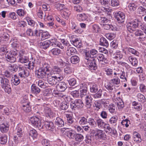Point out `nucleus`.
Masks as SVG:
<instances>
[{
	"mask_svg": "<svg viewBox=\"0 0 146 146\" xmlns=\"http://www.w3.org/2000/svg\"><path fill=\"white\" fill-rule=\"evenodd\" d=\"M142 24L141 20L139 19L131 20L127 25V30L130 33H133L135 31V29L139 28Z\"/></svg>",
	"mask_w": 146,
	"mask_h": 146,
	"instance_id": "1",
	"label": "nucleus"
},
{
	"mask_svg": "<svg viewBox=\"0 0 146 146\" xmlns=\"http://www.w3.org/2000/svg\"><path fill=\"white\" fill-rule=\"evenodd\" d=\"M66 135L70 139H74L79 142L82 141L84 139V136L82 135L77 133L75 131L72 130L67 131Z\"/></svg>",
	"mask_w": 146,
	"mask_h": 146,
	"instance_id": "2",
	"label": "nucleus"
},
{
	"mask_svg": "<svg viewBox=\"0 0 146 146\" xmlns=\"http://www.w3.org/2000/svg\"><path fill=\"white\" fill-rule=\"evenodd\" d=\"M1 86L4 90L5 92L8 94H10L11 91L10 83L9 80L4 77H1Z\"/></svg>",
	"mask_w": 146,
	"mask_h": 146,
	"instance_id": "3",
	"label": "nucleus"
},
{
	"mask_svg": "<svg viewBox=\"0 0 146 146\" xmlns=\"http://www.w3.org/2000/svg\"><path fill=\"white\" fill-rule=\"evenodd\" d=\"M30 120L32 124L34 127L40 129L43 128V125L41 122L38 116H34L30 118Z\"/></svg>",
	"mask_w": 146,
	"mask_h": 146,
	"instance_id": "4",
	"label": "nucleus"
},
{
	"mask_svg": "<svg viewBox=\"0 0 146 146\" xmlns=\"http://www.w3.org/2000/svg\"><path fill=\"white\" fill-rule=\"evenodd\" d=\"M84 106L82 101L80 99L72 101L70 104V107L72 111L75 110L77 109L81 108Z\"/></svg>",
	"mask_w": 146,
	"mask_h": 146,
	"instance_id": "5",
	"label": "nucleus"
},
{
	"mask_svg": "<svg viewBox=\"0 0 146 146\" xmlns=\"http://www.w3.org/2000/svg\"><path fill=\"white\" fill-rule=\"evenodd\" d=\"M19 75L21 78H25L29 75V70L25 67H19Z\"/></svg>",
	"mask_w": 146,
	"mask_h": 146,
	"instance_id": "6",
	"label": "nucleus"
},
{
	"mask_svg": "<svg viewBox=\"0 0 146 146\" xmlns=\"http://www.w3.org/2000/svg\"><path fill=\"white\" fill-rule=\"evenodd\" d=\"M84 63L86 64V66L91 70H95L97 68V66L94 59L89 60L87 63Z\"/></svg>",
	"mask_w": 146,
	"mask_h": 146,
	"instance_id": "7",
	"label": "nucleus"
},
{
	"mask_svg": "<svg viewBox=\"0 0 146 146\" xmlns=\"http://www.w3.org/2000/svg\"><path fill=\"white\" fill-rule=\"evenodd\" d=\"M115 17L119 23H123L124 21L125 16L124 13L121 11H119L115 13Z\"/></svg>",
	"mask_w": 146,
	"mask_h": 146,
	"instance_id": "8",
	"label": "nucleus"
},
{
	"mask_svg": "<svg viewBox=\"0 0 146 146\" xmlns=\"http://www.w3.org/2000/svg\"><path fill=\"white\" fill-rule=\"evenodd\" d=\"M95 137L96 139H102L105 140L106 139V135L103 131L98 129L96 132Z\"/></svg>",
	"mask_w": 146,
	"mask_h": 146,
	"instance_id": "9",
	"label": "nucleus"
},
{
	"mask_svg": "<svg viewBox=\"0 0 146 146\" xmlns=\"http://www.w3.org/2000/svg\"><path fill=\"white\" fill-rule=\"evenodd\" d=\"M44 111L46 117L49 118H53L55 116V114L53 113L51 109L48 107H45Z\"/></svg>",
	"mask_w": 146,
	"mask_h": 146,
	"instance_id": "10",
	"label": "nucleus"
},
{
	"mask_svg": "<svg viewBox=\"0 0 146 146\" xmlns=\"http://www.w3.org/2000/svg\"><path fill=\"white\" fill-rule=\"evenodd\" d=\"M47 79L48 82L51 86L55 85L58 82L50 72L47 74Z\"/></svg>",
	"mask_w": 146,
	"mask_h": 146,
	"instance_id": "11",
	"label": "nucleus"
},
{
	"mask_svg": "<svg viewBox=\"0 0 146 146\" xmlns=\"http://www.w3.org/2000/svg\"><path fill=\"white\" fill-rule=\"evenodd\" d=\"M56 88L58 91L61 92H64L67 88L66 84L64 82H60L56 85Z\"/></svg>",
	"mask_w": 146,
	"mask_h": 146,
	"instance_id": "12",
	"label": "nucleus"
},
{
	"mask_svg": "<svg viewBox=\"0 0 146 146\" xmlns=\"http://www.w3.org/2000/svg\"><path fill=\"white\" fill-rule=\"evenodd\" d=\"M93 99L90 95L86 96L85 98L86 106L87 108L91 107Z\"/></svg>",
	"mask_w": 146,
	"mask_h": 146,
	"instance_id": "13",
	"label": "nucleus"
},
{
	"mask_svg": "<svg viewBox=\"0 0 146 146\" xmlns=\"http://www.w3.org/2000/svg\"><path fill=\"white\" fill-rule=\"evenodd\" d=\"M97 57L99 61L101 62L102 64H105L108 63V60L105 57L103 54H99L97 55Z\"/></svg>",
	"mask_w": 146,
	"mask_h": 146,
	"instance_id": "14",
	"label": "nucleus"
},
{
	"mask_svg": "<svg viewBox=\"0 0 146 146\" xmlns=\"http://www.w3.org/2000/svg\"><path fill=\"white\" fill-rule=\"evenodd\" d=\"M16 134L18 137H21L24 132L23 126L21 124H19L16 129Z\"/></svg>",
	"mask_w": 146,
	"mask_h": 146,
	"instance_id": "15",
	"label": "nucleus"
},
{
	"mask_svg": "<svg viewBox=\"0 0 146 146\" xmlns=\"http://www.w3.org/2000/svg\"><path fill=\"white\" fill-rule=\"evenodd\" d=\"M28 133L29 136L32 137L33 139L36 138L37 137L38 133L37 131L33 128H30L29 129H28Z\"/></svg>",
	"mask_w": 146,
	"mask_h": 146,
	"instance_id": "16",
	"label": "nucleus"
},
{
	"mask_svg": "<svg viewBox=\"0 0 146 146\" xmlns=\"http://www.w3.org/2000/svg\"><path fill=\"white\" fill-rule=\"evenodd\" d=\"M48 73L41 68L39 69L36 73L37 77L38 78H42L44 77Z\"/></svg>",
	"mask_w": 146,
	"mask_h": 146,
	"instance_id": "17",
	"label": "nucleus"
},
{
	"mask_svg": "<svg viewBox=\"0 0 146 146\" xmlns=\"http://www.w3.org/2000/svg\"><path fill=\"white\" fill-rule=\"evenodd\" d=\"M44 126L47 129L50 131H52L55 127L53 123L51 121L45 122Z\"/></svg>",
	"mask_w": 146,
	"mask_h": 146,
	"instance_id": "18",
	"label": "nucleus"
},
{
	"mask_svg": "<svg viewBox=\"0 0 146 146\" xmlns=\"http://www.w3.org/2000/svg\"><path fill=\"white\" fill-rule=\"evenodd\" d=\"M41 90L38 87L36 86L35 84H33L31 88V92L35 95H37L40 92Z\"/></svg>",
	"mask_w": 146,
	"mask_h": 146,
	"instance_id": "19",
	"label": "nucleus"
},
{
	"mask_svg": "<svg viewBox=\"0 0 146 146\" xmlns=\"http://www.w3.org/2000/svg\"><path fill=\"white\" fill-rule=\"evenodd\" d=\"M27 34L29 36H33L36 35V36H40V34L41 33V32H39L38 33L37 30H36L35 31V33H33L32 30L31 29H28L26 31Z\"/></svg>",
	"mask_w": 146,
	"mask_h": 146,
	"instance_id": "20",
	"label": "nucleus"
},
{
	"mask_svg": "<svg viewBox=\"0 0 146 146\" xmlns=\"http://www.w3.org/2000/svg\"><path fill=\"white\" fill-rule=\"evenodd\" d=\"M9 125L7 123L1 124L0 126V129L2 133H6L9 130Z\"/></svg>",
	"mask_w": 146,
	"mask_h": 146,
	"instance_id": "21",
	"label": "nucleus"
},
{
	"mask_svg": "<svg viewBox=\"0 0 146 146\" xmlns=\"http://www.w3.org/2000/svg\"><path fill=\"white\" fill-rule=\"evenodd\" d=\"M66 80L70 86H74L76 84V80L71 76L66 77Z\"/></svg>",
	"mask_w": 146,
	"mask_h": 146,
	"instance_id": "22",
	"label": "nucleus"
},
{
	"mask_svg": "<svg viewBox=\"0 0 146 146\" xmlns=\"http://www.w3.org/2000/svg\"><path fill=\"white\" fill-rule=\"evenodd\" d=\"M50 41V42H51L50 45L54 47L58 46L61 49L64 48V47L61 44L58 42L56 39H52Z\"/></svg>",
	"mask_w": 146,
	"mask_h": 146,
	"instance_id": "23",
	"label": "nucleus"
},
{
	"mask_svg": "<svg viewBox=\"0 0 146 146\" xmlns=\"http://www.w3.org/2000/svg\"><path fill=\"white\" fill-rule=\"evenodd\" d=\"M88 120L87 117H81L79 119L78 123L82 125H86L88 124Z\"/></svg>",
	"mask_w": 146,
	"mask_h": 146,
	"instance_id": "24",
	"label": "nucleus"
},
{
	"mask_svg": "<svg viewBox=\"0 0 146 146\" xmlns=\"http://www.w3.org/2000/svg\"><path fill=\"white\" fill-rule=\"evenodd\" d=\"M50 43L51 42H50L49 40H46L40 42L39 46L41 48L46 49L50 46Z\"/></svg>",
	"mask_w": 146,
	"mask_h": 146,
	"instance_id": "25",
	"label": "nucleus"
},
{
	"mask_svg": "<svg viewBox=\"0 0 146 146\" xmlns=\"http://www.w3.org/2000/svg\"><path fill=\"white\" fill-rule=\"evenodd\" d=\"M19 67L17 64H11L9 65V68L10 71L14 73L17 72Z\"/></svg>",
	"mask_w": 146,
	"mask_h": 146,
	"instance_id": "26",
	"label": "nucleus"
},
{
	"mask_svg": "<svg viewBox=\"0 0 146 146\" xmlns=\"http://www.w3.org/2000/svg\"><path fill=\"white\" fill-rule=\"evenodd\" d=\"M133 139L138 143L140 142L141 141L140 135L136 131L133 132Z\"/></svg>",
	"mask_w": 146,
	"mask_h": 146,
	"instance_id": "27",
	"label": "nucleus"
},
{
	"mask_svg": "<svg viewBox=\"0 0 146 146\" xmlns=\"http://www.w3.org/2000/svg\"><path fill=\"white\" fill-rule=\"evenodd\" d=\"M6 58L7 60L10 62L13 63L16 61L15 58L12 56L11 54H10L9 52L6 54Z\"/></svg>",
	"mask_w": 146,
	"mask_h": 146,
	"instance_id": "28",
	"label": "nucleus"
},
{
	"mask_svg": "<svg viewBox=\"0 0 146 146\" xmlns=\"http://www.w3.org/2000/svg\"><path fill=\"white\" fill-rule=\"evenodd\" d=\"M6 58L7 60L10 62L13 63L16 61L15 58L12 56L11 54H10L9 52L6 54Z\"/></svg>",
	"mask_w": 146,
	"mask_h": 146,
	"instance_id": "29",
	"label": "nucleus"
},
{
	"mask_svg": "<svg viewBox=\"0 0 146 146\" xmlns=\"http://www.w3.org/2000/svg\"><path fill=\"white\" fill-rule=\"evenodd\" d=\"M55 124L58 126L61 127L64 126V122L62 119L58 117L56 118Z\"/></svg>",
	"mask_w": 146,
	"mask_h": 146,
	"instance_id": "30",
	"label": "nucleus"
},
{
	"mask_svg": "<svg viewBox=\"0 0 146 146\" xmlns=\"http://www.w3.org/2000/svg\"><path fill=\"white\" fill-rule=\"evenodd\" d=\"M98 86L94 83H91L90 84V91L92 93H95L98 91Z\"/></svg>",
	"mask_w": 146,
	"mask_h": 146,
	"instance_id": "31",
	"label": "nucleus"
},
{
	"mask_svg": "<svg viewBox=\"0 0 146 146\" xmlns=\"http://www.w3.org/2000/svg\"><path fill=\"white\" fill-rule=\"evenodd\" d=\"M105 87L108 90L110 94H111L112 93V91L115 87L113 84L110 82L105 84Z\"/></svg>",
	"mask_w": 146,
	"mask_h": 146,
	"instance_id": "32",
	"label": "nucleus"
},
{
	"mask_svg": "<svg viewBox=\"0 0 146 146\" xmlns=\"http://www.w3.org/2000/svg\"><path fill=\"white\" fill-rule=\"evenodd\" d=\"M51 73L52 75L54 77V78L56 80L57 82L62 80L63 79V77L62 76V73H58V74H52V72H50Z\"/></svg>",
	"mask_w": 146,
	"mask_h": 146,
	"instance_id": "33",
	"label": "nucleus"
},
{
	"mask_svg": "<svg viewBox=\"0 0 146 146\" xmlns=\"http://www.w3.org/2000/svg\"><path fill=\"white\" fill-rule=\"evenodd\" d=\"M96 122V125H97L98 127L100 128H102L106 125V123L101 118H99L97 119Z\"/></svg>",
	"mask_w": 146,
	"mask_h": 146,
	"instance_id": "34",
	"label": "nucleus"
},
{
	"mask_svg": "<svg viewBox=\"0 0 146 146\" xmlns=\"http://www.w3.org/2000/svg\"><path fill=\"white\" fill-rule=\"evenodd\" d=\"M71 42L73 44L78 48H80L82 46L81 41L78 39H75L74 40H72Z\"/></svg>",
	"mask_w": 146,
	"mask_h": 146,
	"instance_id": "35",
	"label": "nucleus"
},
{
	"mask_svg": "<svg viewBox=\"0 0 146 146\" xmlns=\"http://www.w3.org/2000/svg\"><path fill=\"white\" fill-rule=\"evenodd\" d=\"M23 110L26 113L30 112L31 111V108L29 106V103L25 104L22 105Z\"/></svg>",
	"mask_w": 146,
	"mask_h": 146,
	"instance_id": "36",
	"label": "nucleus"
},
{
	"mask_svg": "<svg viewBox=\"0 0 146 146\" xmlns=\"http://www.w3.org/2000/svg\"><path fill=\"white\" fill-rule=\"evenodd\" d=\"M76 52V50L73 47H70L68 48L66 51V52L67 55L70 56L74 55Z\"/></svg>",
	"mask_w": 146,
	"mask_h": 146,
	"instance_id": "37",
	"label": "nucleus"
},
{
	"mask_svg": "<svg viewBox=\"0 0 146 146\" xmlns=\"http://www.w3.org/2000/svg\"><path fill=\"white\" fill-rule=\"evenodd\" d=\"M88 123H89V126L91 128H95L96 126V122L94 119L92 118H89L88 121Z\"/></svg>",
	"mask_w": 146,
	"mask_h": 146,
	"instance_id": "38",
	"label": "nucleus"
},
{
	"mask_svg": "<svg viewBox=\"0 0 146 146\" xmlns=\"http://www.w3.org/2000/svg\"><path fill=\"white\" fill-rule=\"evenodd\" d=\"M117 117L116 116H114L110 119L109 122L112 125L115 126L117 125Z\"/></svg>",
	"mask_w": 146,
	"mask_h": 146,
	"instance_id": "39",
	"label": "nucleus"
},
{
	"mask_svg": "<svg viewBox=\"0 0 146 146\" xmlns=\"http://www.w3.org/2000/svg\"><path fill=\"white\" fill-rule=\"evenodd\" d=\"M77 16L78 19L80 21H85L88 18L87 16L85 13L78 14Z\"/></svg>",
	"mask_w": 146,
	"mask_h": 146,
	"instance_id": "40",
	"label": "nucleus"
},
{
	"mask_svg": "<svg viewBox=\"0 0 146 146\" xmlns=\"http://www.w3.org/2000/svg\"><path fill=\"white\" fill-rule=\"evenodd\" d=\"M106 133H111L114 135H115L117 134L116 130L114 129H112L109 126H106Z\"/></svg>",
	"mask_w": 146,
	"mask_h": 146,
	"instance_id": "41",
	"label": "nucleus"
},
{
	"mask_svg": "<svg viewBox=\"0 0 146 146\" xmlns=\"http://www.w3.org/2000/svg\"><path fill=\"white\" fill-rule=\"evenodd\" d=\"M70 61L73 64H76L78 63L80 61L79 58L76 55L72 56L70 58Z\"/></svg>",
	"mask_w": 146,
	"mask_h": 146,
	"instance_id": "42",
	"label": "nucleus"
},
{
	"mask_svg": "<svg viewBox=\"0 0 146 146\" xmlns=\"http://www.w3.org/2000/svg\"><path fill=\"white\" fill-rule=\"evenodd\" d=\"M100 45L107 47L108 46V42L107 40L104 37H102L100 39Z\"/></svg>",
	"mask_w": 146,
	"mask_h": 146,
	"instance_id": "43",
	"label": "nucleus"
},
{
	"mask_svg": "<svg viewBox=\"0 0 146 146\" xmlns=\"http://www.w3.org/2000/svg\"><path fill=\"white\" fill-rule=\"evenodd\" d=\"M128 59L132 65L135 66L137 65L138 61L136 58L130 56L129 57Z\"/></svg>",
	"mask_w": 146,
	"mask_h": 146,
	"instance_id": "44",
	"label": "nucleus"
},
{
	"mask_svg": "<svg viewBox=\"0 0 146 146\" xmlns=\"http://www.w3.org/2000/svg\"><path fill=\"white\" fill-rule=\"evenodd\" d=\"M85 56L84 60V63H87L88 61L92 59L90 52L89 51L85 52Z\"/></svg>",
	"mask_w": 146,
	"mask_h": 146,
	"instance_id": "45",
	"label": "nucleus"
},
{
	"mask_svg": "<svg viewBox=\"0 0 146 146\" xmlns=\"http://www.w3.org/2000/svg\"><path fill=\"white\" fill-rule=\"evenodd\" d=\"M90 53L92 59H95V58L97 57L98 55V51L95 49L91 50L90 51Z\"/></svg>",
	"mask_w": 146,
	"mask_h": 146,
	"instance_id": "46",
	"label": "nucleus"
},
{
	"mask_svg": "<svg viewBox=\"0 0 146 146\" xmlns=\"http://www.w3.org/2000/svg\"><path fill=\"white\" fill-rule=\"evenodd\" d=\"M61 50L58 48H54L51 50L50 53L53 55H58L60 53Z\"/></svg>",
	"mask_w": 146,
	"mask_h": 146,
	"instance_id": "47",
	"label": "nucleus"
},
{
	"mask_svg": "<svg viewBox=\"0 0 146 146\" xmlns=\"http://www.w3.org/2000/svg\"><path fill=\"white\" fill-rule=\"evenodd\" d=\"M128 7L129 10L131 11H133L136 10L137 8V4L133 3H129Z\"/></svg>",
	"mask_w": 146,
	"mask_h": 146,
	"instance_id": "48",
	"label": "nucleus"
},
{
	"mask_svg": "<svg viewBox=\"0 0 146 146\" xmlns=\"http://www.w3.org/2000/svg\"><path fill=\"white\" fill-rule=\"evenodd\" d=\"M123 55L119 51H118L116 52L114 54V58L117 60H120L122 58Z\"/></svg>",
	"mask_w": 146,
	"mask_h": 146,
	"instance_id": "49",
	"label": "nucleus"
},
{
	"mask_svg": "<svg viewBox=\"0 0 146 146\" xmlns=\"http://www.w3.org/2000/svg\"><path fill=\"white\" fill-rule=\"evenodd\" d=\"M137 99L139 101L143 103L145 102V97L142 94H138L137 95Z\"/></svg>",
	"mask_w": 146,
	"mask_h": 146,
	"instance_id": "50",
	"label": "nucleus"
},
{
	"mask_svg": "<svg viewBox=\"0 0 146 146\" xmlns=\"http://www.w3.org/2000/svg\"><path fill=\"white\" fill-rule=\"evenodd\" d=\"M50 68V66L49 64L46 62H44L42 64V67L40 68L44 70L46 72L49 73L48 72L49 71V69Z\"/></svg>",
	"mask_w": 146,
	"mask_h": 146,
	"instance_id": "51",
	"label": "nucleus"
},
{
	"mask_svg": "<svg viewBox=\"0 0 146 146\" xmlns=\"http://www.w3.org/2000/svg\"><path fill=\"white\" fill-rule=\"evenodd\" d=\"M7 136L5 135H3L0 137V142L2 144H5L7 142Z\"/></svg>",
	"mask_w": 146,
	"mask_h": 146,
	"instance_id": "52",
	"label": "nucleus"
},
{
	"mask_svg": "<svg viewBox=\"0 0 146 146\" xmlns=\"http://www.w3.org/2000/svg\"><path fill=\"white\" fill-rule=\"evenodd\" d=\"M29 58L27 56L19 58V62L22 63L27 62L29 61Z\"/></svg>",
	"mask_w": 146,
	"mask_h": 146,
	"instance_id": "53",
	"label": "nucleus"
},
{
	"mask_svg": "<svg viewBox=\"0 0 146 146\" xmlns=\"http://www.w3.org/2000/svg\"><path fill=\"white\" fill-rule=\"evenodd\" d=\"M38 85L42 88H45L48 86L47 83L43 82L42 80H39L38 81Z\"/></svg>",
	"mask_w": 146,
	"mask_h": 146,
	"instance_id": "54",
	"label": "nucleus"
},
{
	"mask_svg": "<svg viewBox=\"0 0 146 146\" xmlns=\"http://www.w3.org/2000/svg\"><path fill=\"white\" fill-rule=\"evenodd\" d=\"M102 89H99L96 93L93 95L94 98L95 99L100 98L102 95Z\"/></svg>",
	"mask_w": 146,
	"mask_h": 146,
	"instance_id": "55",
	"label": "nucleus"
},
{
	"mask_svg": "<svg viewBox=\"0 0 146 146\" xmlns=\"http://www.w3.org/2000/svg\"><path fill=\"white\" fill-rule=\"evenodd\" d=\"M3 75L4 76L7 78H10L13 76L12 74L9 70H6L3 72Z\"/></svg>",
	"mask_w": 146,
	"mask_h": 146,
	"instance_id": "56",
	"label": "nucleus"
},
{
	"mask_svg": "<svg viewBox=\"0 0 146 146\" xmlns=\"http://www.w3.org/2000/svg\"><path fill=\"white\" fill-rule=\"evenodd\" d=\"M62 17L65 19H68L70 15V13L68 11H63L62 12Z\"/></svg>",
	"mask_w": 146,
	"mask_h": 146,
	"instance_id": "57",
	"label": "nucleus"
},
{
	"mask_svg": "<svg viewBox=\"0 0 146 146\" xmlns=\"http://www.w3.org/2000/svg\"><path fill=\"white\" fill-rule=\"evenodd\" d=\"M92 136L88 135L86 136L85 141L86 143L88 144H91L92 142Z\"/></svg>",
	"mask_w": 146,
	"mask_h": 146,
	"instance_id": "58",
	"label": "nucleus"
},
{
	"mask_svg": "<svg viewBox=\"0 0 146 146\" xmlns=\"http://www.w3.org/2000/svg\"><path fill=\"white\" fill-rule=\"evenodd\" d=\"M25 19L29 25L32 27L34 26L35 23L34 21L31 18L28 17H26Z\"/></svg>",
	"mask_w": 146,
	"mask_h": 146,
	"instance_id": "59",
	"label": "nucleus"
},
{
	"mask_svg": "<svg viewBox=\"0 0 146 146\" xmlns=\"http://www.w3.org/2000/svg\"><path fill=\"white\" fill-rule=\"evenodd\" d=\"M12 82L13 84L15 85H17L20 83V80L16 75H14V78Z\"/></svg>",
	"mask_w": 146,
	"mask_h": 146,
	"instance_id": "60",
	"label": "nucleus"
},
{
	"mask_svg": "<svg viewBox=\"0 0 146 146\" xmlns=\"http://www.w3.org/2000/svg\"><path fill=\"white\" fill-rule=\"evenodd\" d=\"M68 107V105L66 102H62L60 105V108L62 110H66Z\"/></svg>",
	"mask_w": 146,
	"mask_h": 146,
	"instance_id": "61",
	"label": "nucleus"
},
{
	"mask_svg": "<svg viewBox=\"0 0 146 146\" xmlns=\"http://www.w3.org/2000/svg\"><path fill=\"white\" fill-rule=\"evenodd\" d=\"M50 35L48 32H43L41 35V39L42 40L48 38Z\"/></svg>",
	"mask_w": 146,
	"mask_h": 146,
	"instance_id": "62",
	"label": "nucleus"
},
{
	"mask_svg": "<svg viewBox=\"0 0 146 146\" xmlns=\"http://www.w3.org/2000/svg\"><path fill=\"white\" fill-rule=\"evenodd\" d=\"M100 30V28L97 24H94L92 25V31L94 33H97Z\"/></svg>",
	"mask_w": 146,
	"mask_h": 146,
	"instance_id": "63",
	"label": "nucleus"
},
{
	"mask_svg": "<svg viewBox=\"0 0 146 146\" xmlns=\"http://www.w3.org/2000/svg\"><path fill=\"white\" fill-rule=\"evenodd\" d=\"M108 110L111 113H114L115 111L114 105L112 104H110L108 107Z\"/></svg>",
	"mask_w": 146,
	"mask_h": 146,
	"instance_id": "64",
	"label": "nucleus"
}]
</instances>
